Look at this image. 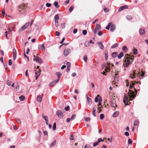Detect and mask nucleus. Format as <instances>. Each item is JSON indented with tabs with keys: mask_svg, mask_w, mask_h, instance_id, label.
I'll use <instances>...</instances> for the list:
<instances>
[{
	"mask_svg": "<svg viewBox=\"0 0 148 148\" xmlns=\"http://www.w3.org/2000/svg\"><path fill=\"white\" fill-rule=\"evenodd\" d=\"M133 59L130 57H128L126 58L125 60V63L123 64L124 67H127L131 64V62H133Z\"/></svg>",
	"mask_w": 148,
	"mask_h": 148,
	"instance_id": "1",
	"label": "nucleus"
},
{
	"mask_svg": "<svg viewBox=\"0 0 148 148\" xmlns=\"http://www.w3.org/2000/svg\"><path fill=\"white\" fill-rule=\"evenodd\" d=\"M113 66V64H112L110 66V64L107 62L103 66V65L102 66V69H103L105 67L104 70L105 71L108 72L110 70V67H112Z\"/></svg>",
	"mask_w": 148,
	"mask_h": 148,
	"instance_id": "2",
	"label": "nucleus"
},
{
	"mask_svg": "<svg viewBox=\"0 0 148 148\" xmlns=\"http://www.w3.org/2000/svg\"><path fill=\"white\" fill-rule=\"evenodd\" d=\"M128 96L130 97V100H132L133 98L135 97V96L134 95V92L130 90H129L128 92Z\"/></svg>",
	"mask_w": 148,
	"mask_h": 148,
	"instance_id": "3",
	"label": "nucleus"
},
{
	"mask_svg": "<svg viewBox=\"0 0 148 148\" xmlns=\"http://www.w3.org/2000/svg\"><path fill=\"white\" fill-rule=\"evenodd\" d=\"M34 61L35 60L40 63H42V60L39 57L35 56H34Z\"/></svg>",
	"mask_w": 148,
	"mask_h": 148,
	"instance_id": "4",
	"label": "nucleus"
},
{
	"mask_svg": "<svg viewBox=\"0 0 148 148\" xmlns=\"http://www.w3.org/2000/svg\"><path fill=\"white\" fill-rule=\"evenodd\" d=\"M56 114L58 117L60 118H62L63 117V113L62 111L60 110H58L56 112Z\"/></svg>",
	"mask_w": 148,
	"mask_h": 148,
	"instance_id": "5",
	"label": "nucleus"
},
{
	"mask_svg": "<svg viewBox=\"0 0 148 148\" xmlns=\"http://www.w3.org/2000/svg\"><path fill=\"white\" fill-rule=\"evenodd\" d=\"M29 24V23H27L25 25L22 26L19 29L20 32L22 31L25 29L28 26Z\"/></svg>",
	"mask_w": 148,
	"mask_h": 148,
	"instance_id": "6",
	"label": "nucleus"
},
{
	"mask_svg": "<svg viewBox=\"0 0 148 148\" xmlns=\"http://www.w3.org/2000/svg\"><path fill=\"white\" fill-rule=\"evenodd\" d=\"M124 103L126 105L127 104L128 102L127 95L126 94H125L124 95V99L123 100Z\"/></svg>",
	"mask_w": 148,
	"mask_h": 148,
	"instance_id": "7",
	"label": "nucleus"
},
{
	"mask_svg": "<svg viewBox=\"0 0 148 148\" xmlns=\"http://www.w3.org/2000/svg\"><path fill=\"white\" fill-rule=\"evenodd\" d=\"M70 50L69 49H64V54L65 56H67L70 53Z\"/></svg>",
	"mask_w": 148,
	"mask_h": 148,
	"instance_id": "8",
	"label": "nucleus"
},
{
	"mask_svg": "<svg viewBox=\"0 0 148 148\" xmlns=\"http://www.w3.org/2000/svg\"><path fill=\"white\" fill-rule=\"evenodd\" d=\"M115 101L113 99L111 102V106L114 108L113 110H114L116 109V105L115 104Z\"/></svg>",
	"mask_w": 148,
	"mask_h": 148,
	"instance_id": "9",
	"label": "nucleus"
},
{
	"mask_svg": "<svg viewBox=\"0 0 148 148\" xmlns=\"http://www.w3.org/2000/svg\"><path fill=\"white\" fill-rule=\"evenodd\" d=\"M139 33L140 35H143L145 34V30L142 28L140 29L139 31Z\"/></svg>",
	"mask_w": 148,
	"mask_h": 148,
	"instance_id": "10",
	"label": "nucleus"
},
{
	"mask_svg": "<svg viewBox=\"0 0 148 148\" xmlns=\"http://www.w3.org/2000/svg\"><path fill=\"white\" fill-rule=\"evenodd\" d=\"M128 7L127 5H125L120 7L119 9V11H121L124 9H127L128 8Z\"/></svg>",
	"mask_w": 148,
	"mask_h": 148,
	"instance_id": "11",
	"label": "nucleus"
},
{
	"mask_svg": "<svg viewBox=\"0 0 148 148\" xmlns=\"http://www.w3.org/2000/svg\"><path fill=\"white\" fill-rule=\"evenodd\" d=\"M56 74L57 76L58 77V79L56 80V82H59L60 80V78L61 76L62 73L60 72H57L56 73Z\"/></svg>",
	"mask_w": 148,
	"mask_h": 148,
	"instance_id": "12",
	"label": "nucleus"
},
{
	"mask_svg": "<svg viewBox=\"0 0 148 148\" xmlns=\"http://www.w3.org/2000/svg\"><path fill=\"white\" fill-rule=\"evenodd\" d=\"M110 30L111 32H113L115 29V25L114 24H112L110 26Z\"/></svg>",
	"mask_w": 148,
	"mask_h": 148,
	"instance_id": "13",
	"label": "nucleus"
},
{
	"mask_svg": "<svg viewBox=\"0 0 148 148\" xmlns=\"http://www.w3.org/2000/svg\"><path fill=\"white\" fill-rule=\"evenodd\" d=\"M98 45L99 48L101 49H103L104 47L103 44L101 42H99L98 43Z\"/></svg>",
	"mask_w": 148,
	"mask_h": 148,
	"instance_id": "14",
	"label": "nucleus"
},
{
	"mask_svg": "<svg viewBox=\"0 0 148 148\" xmlns=\"http://www.w3.org/2000/svg\"><path fill=\"white\" fill-rule=\"evenodd\" d=\"M42 97L40 95H38L37 98V101L39 102H40L42 101Z\"/></svg>",
	"mask_w": 148,
	"mask_h": 148,
	"instance_id": "15",
	"label": "nucleus"
},
{
	"mask_svg": "<svg viewBox=\"0 0 148 148\" xmlns=\"http://www.w3.org/2000/svg\"><path fill=\"white\" fill-rule=\"evenodd\" d=\"M119 114V112L117 111L115 112L113 114V117H116Z\"/></svg>",
	"mask_w": 148,
	"mask_h": 148,
	"instance_id": "16",
	"label": "nucleus"
},
{
	"mask_svg": "<svg viewBox=\"0 0 148 148\" xmlns=\"http://www.w3.org/2000/svg\"><path fill=\"white\" fill-rule=\"evenodd\" d=\"M101 28V25L100 24H98L96 25V27L95 29V30H97L98 29L100 30Z\"/></svg>",
	"mask_w": 148,
	"mask_h": 148,
	"instance_id": "17",
	"label": "nucleus"
},
{
	"mask_svg": "<svg viewBox=\"0 0 148 148\" xmlns=\"http://www.w3.org/2000/svg\"><path fill=\"white\" fill-rule=\"evenodd\" d=\"M122 49L124 52H126L128 50L127 48L125 46H123Z\"/></svg>",
	"mask_w": 148,
	"mask_h": 148,
	"instance_id": "18",
	"label": "nucleus"
},
{
	"mask_svg": "<svg viewBox=\"0 0 148 148\" xmlns=\"http://www.w3.org/2000/svg\"><path fill=\"white\" fill-rule=\"evenodd\" d=\"M57 80H55L53 82H51L49 84V85L50 86H51L55 84H56L58 82H56Z\"/></svg>",
	"mask_w": 148,
	"mask_h": 148,
	"instance_id": "19",
	"label": "nucleus"
},
{
	"mask_svg": "<svg viewBox=\"0 0 148 148\" xmlns=\"http://www.w3.org/2000/svg\"><path fill=\"white\" fill-rule=\"evenodd\" d=\"M87 100L89 105H90L92 103V101L91 99L89 98L88 97H87Z\"/></svg>",
	"mask_w": 148,
	"mask_h": 148,
	"instance_id": "20",
	"label": "nucleus"
},
{
	"mask_svg": "<svg viewBox=\"0 0 148 148\" xmlns=\"http://www.w3.org/2000/svg\"><path fill=\"white\" fill-rule=\"evenodd\" d=\"M124 55L123 53L121 52L118 56V58L119 59H121Z\"/></svg>",
	"mask_w": 148,
	"mask_h": 148,
	"instance_id": "21",
	"label": "nucleus"
},
{
	"mask_svg": "<svg viewBox=\"0 0 148 148\" xmlns=\"http://www.w3.org/2000/svg\"><path fill=\"white\" fill-rule=\"evenodd\" d=\"M96 108L95 107H94L93 108V110L92 111V115L95 116H96V115L95 114V112L96 111Z\"/></svg>",
	"mask_w": 148,
	"mask_h": 148,
	"instance_id": "22",
	"label": "nucleus"
},
{
	"mask_svg": "<svg viewBox=\"0 0 148 148\" xmlns=\"http://www.w3.org/2000/svg\"><path fill=\"white\" fill-rule=\"evenodd\" d=\"M119 45V44L118 43H115L111 46V48L112 49L114 48L115 47H117Z\"/></svg>",
	"mask_w": 148,
	"mask_h": 148,
	"instance_id": "23",
	"label": "nucleus"
},
{
	"mask_svg": "<svg viewBox=\"0 0 148 148\" xmlns=\"http://www.w3.org/2000/svg\"><path fill=\"white\" fill-rule=\"evenodd\" d=\"M56 140H54L53 142L51 144L50 147H52L56 145Z\"/></svg>",
	"mask_w": 148,
	"mask_h": 148,
	"instance_id": "24",
	"label": "nucleus"
},
{
	"mask_svg": "<svg viewBox=\"0 0 148 148\" xmlns=\"http://www.w3.org/2000/svg\"><path fill=\"white\" fill-rule=\"evenodd\" d=\"M54 5L57 8H58L59 7V5H58V2L57 1L54 2Z\"/></svg>",
	"mask_w": 148,
	"mask_h": 148,
	"instance_id": "25",
	"label": "nucleus"
},
{
	"mask_svg": "<svg viewBox=\"0 0 148 148\" xmlns=\"http://www.w3.org/2000/svg\"><path fill=\"white\" fill-rule=\"evenodd\" d=\"M117 53V52H113L112 54V56L113 58H115L116 57Z\"/></svg>",
	"mask_w": 148,
	"mask_h": 148,
	"instance_id": "26",
	"label": "nucleus"
},
{
	"mask_svg": "<svg viewBox=\"0 0 148 148\" xmlns=\"http://www.w3.org/2000/svg\"><path fill=\"white\" fill-rule=\"evenodd\" d=\"M136 74L134 72L133 74H131L130 75V77L132 79H133L135 78V76Z\"/></svg>",
	"mask_w": 148,
	"mask_h": 148,
	"instance_id": "27",
	"label": "nucleus"
},
{
	"mask_svg": "<svg viewBox=\"0 0 148 148\" xmlns=\"http://www.w3.org/2000/svg\"><path fill=\"white\" fill-rule=\"evenodd\" d=\"M19 99L21 101H23L25 99V97L23 95H21L19 97Z\"/></svg>",
	"mask_w": 148,
	"mask_h": 148,
	"instance_id": "28",
	"label": "nucleus"
},
{
	"mask_svg": "<svg viewBox=\"0 0 148 148\" xmlns=\"http://www.w3.org/2000/svg\"><path fill=\"white\" fill-rule=\"evenodd\" d=\"M111 25V23H109L108 25L106 27V29L107 30L109 29L110 27V26Z\"/></svg>",
	"mask_w": 148,
	"mask_h": 148,
	"instance_id": "29",
	"label": "nucleus"
},
{
	"mask_svg": "<svg viewBox=\"0 0 148 148\" xmlns=\"http://www.w3.org/2000/svg\"><path fill=\"white\" fill-rule=\"evenodd\" d=\"M35 74H36V78H37L39 76V75H40V73L39 71H38L36 72L35 73Z\"/></svg>",
	"mask_w": 148,
	"mask_h": 148,
	"instance_id": "30",
	"label": "nucleus"
},
{
	"mask_svg": "<svg viewBox=\"0 0 148 148\" xmlns=\"http://www.w3.org/2000/svg\"><path fill=\"white\" fill-rule=\"evenodd\" d=\"M133 53L134 55H136L137 53V50L135 48L133 50Z\"/></svg>",
	"mask_w": 148,
	"mask_h": 148,
	"instance_id": "31",
	"label": "nucleus"
},
{
	"mask_svg": "<svg viewBox=\"0 0 148 148\" xmlns=\"http://www.w3.org/2000/svg\"><path fill=\"white\" fill-rule=\"evenodd\" d=\"M70 139L71 140H74L75 139V138L73 137V134H71L70 137Z\"/></svg>",
	"mask_w": 148,
	"mask_h": 148,
	"instance_id": "32",
	"label": "nucleus"
},
{
	"mask_svg": "<svg viewBox=\"0 0 148 148\" xmlns=\"http://www.w3.org/2000/svg\"><path fill=\"white\" fill-rule=\"evenodd\" d=\"M126 18L128 20H131L132 19V17L130 15H127L126 16Z\"/></svg>",
	"mask_w": 148,
	"mask_h": 148,
	"instance_id": "33",
	"label": "nucleus"
},
{
	"mask_svg": "<svg viewBox=\"0 0 148 148\" xmlns=\"http://www.w3.org/2000/svg\"><path fill=\"white\" fill-rule=\"evenodd\" d=\"M105 59L107 61L108 59V53L107 52L105 53Z\"/></svg>",
	"mask_w": 148,
	"mask_h": 148,
	"instance_id": "34",
	"label": "nucleus"
},
{
	"mask_svg": "<svg viewBox=\"0 0 148 148\" xmlns=\"http://www.w3.org/2000/svg\"><path fill=\"white\" fill-rule=\"evenodd\" d=\"M55 20H58L59 19V17L58 14L56 15L54 17Z\"/></svg>",
	"mask_w": 148,
	"mask_h": 148,
	"instance_id": "35",
	"label": "nucleus"
},
{
	"mask_svg": "<svg viewBox=\"0 0 148 148\" xmlns=\"http://www.w3.org/2000/svg\"><path fill=\"white\" fill-rule=\"evenodd\" d=\"M13 55H17L16 51L15 49L14 48L13 49Z\"/></svg>",
	"mask_w": 148,
	"mask_h": 148,
	"instance_id": "36",
	"label": "nucleus"
},
{
	"mask_svg": "<svg viewBox=\"0 0 148 148\" xmlns=\"http://www.w3.org/2000/svg\"><path fill=\"white\" fill-rule=\"evenodd\" d=\"M83 59L84 61L85 62H86L87 61V58L86 55H85L84 56Z\"/></svg>",
	"mask_w": 148,
	"mask_h": 148,
	"instance_id": "37",
	"label": "nucleus"
},
{
	"mask_svg": "<svg viewBox=\"0 0 148 148\" xmlns=\"http://www.w3.org/2000/svg\"><path fill=\"white\" fill-rule=\"evenodd\" d=\"M56 128V123H54L53 124V130H55Z\"/></svg>",
	"mask_w": 148,
	"mask_h": 148,
	"instance_id": "38",
	"label": "nucleus"
},
{
	"mask_svg": "<svg viewBox=\"0 0 148 148\" xmlns=\"http://www.w3.org/2000/svg\"><path fill=\"white\" fill-rule=\"evenodd\" d=\"M139 124V122L138 120H136L134 121V125H138Z\"/></svg>",
	"mask_w": 148,
	"mask_h": 148,
	"instance_id": "39",
	"label": "nucleus"
},
{
	"mask_svg": "<svg viewBox=\"0 0 148 148\" xmlns=\"http://www.w3.org/2000/svg\"><path fill=\"white\" fill-rule=\"evenodd\" d=\"M41 49L43 51H45V48L43 44L42 45Z\"/></svg>",
	"mask_w": 148,
	"mask_h": 148,
	"instance_id": "40",
	"label": "nucleus"
},
{
	"mask_svg": "<svg viewBox=\"0 0 148 148\" xmlns=\"http://www.w3.org/2000/svg\"><path fill=\"white\" fill-rule=\"evenodd\" d=\"M100 119H102L104 118V115L103 114H101L100 115Z\"/></svg>",
	"mask_w": 148,
	"mask_h": 148,
	"instance_id": "41",
	"label": "nucleus"
},
{
	"mask_svg": "<svg viewBox=\"0 0 148 148\" xmlns=\"http://www.w3.org/2000/svg\"><path fill=\"white\" fill-rule=\"evenodd\" d=\"M67 68L70 67L71 63L69 62H67L66 63Z\"/></svg>",
	"mask_w": 148,
	"mask_h": 148,
	"instance_id": "42",
	"label": "nucleus"
},
{
	"mask_svg": "<svg viewBox=\"0 0 148 148\" xmlns=\"http://www.w3.org/2000/svg\"><path fill=\"white\" fill-rule=\"evenodd\" d=\"M76 117V115L75 114H73L71 118V120L74 119Z\"/></svg>",
	"mask_w": 148,
	"mask_h": 148,
	"instance_id": "43",
	"label": "nucleus"
},
{
	"mask_svg": "<svg viewBox=\"0 0 148 148\" xmlns=\"http://www.w3.org/2000/svg\"><path fill=\"white\" fill-rule=\"evenodd\" d=\"M128 144L130 145L132 143V141L130 139H129L128 141Z\"/></svg>",
	"mask_w": 148,
	"mask_h": 148,
	"instance_id": "44",
	"label": "nucleus"
},
{
	"mask_svg": "<svg viewBox=\"0 0 148 148\" xmlns=\"http://www.w3.org/2000/svg\"><path fill=\"white\" fill-rule=\"evenodd\" d=\"M69 110V106H68L67 107H65L64 110L66 111H68Z\"/></svg>",
	"mask_w": 148,
	"mask_h": 148,
	"instance_id": "45",
	"label": "nucleus"
},
{
	"mask_svg": "<svg viewBox=\"0 0 148 148\" xmlns=\"http://www.w3.org/2000/svg\"><path fill=\"white\" fill-rule=\"evenodd\" d=\"M55 26L56 27H57L58 26V20H55Z\"/></svg>",
	"mask_w": 148,
	"mask_h": 148,
	"instance_id": "46",
	"label": "nucleus"
},
{
	"mask_svg": "<svg viewBox=\"0 0 148 148\" xmlns=\"http://www.w3.org/2000/svg\"><path fill=\"white\" fill-rule=\"evenodd\" d=\"M42 116L44 118L45 121H46V120H48V117L47 116L43 115V114H42Z\"/></svg>",
	"mask_w": 148,
	"mask_h": 148,
	"instance_id": "47",
	"label": "nucleus"
},
{
	"mask_svg": "<svg viewBox=\"0 0 148 148\" xmlns=\"http://www.w3.org/2000/svg\"><path fill=\"white\" fill-rule=\"evenodd\" d=\"M87 32L86 30H84L83 31L82 33L84 35H86L87 34Z\"/></svg>",
	"mask_w": 148,
	"mask_h": 148,
	"instance_id": "48",
	"label": "nucleus"
},
{
	"mask_svg": "<svg viewBox=\"0 0 148 148\" xmlns=\"http://www.w3.org/2000/svg\"><path fill=\"white\" fill-rule=\"evenodd\" d=\"M103 140L101 138H99L98 139L97 141V142L98 143H99L101 141H103Z\"/></svg>",
	"mask_w": 148,
	"mask_h": 148,
	"instance_id": "49",
	"label": "nucleus"
},
{
	"mask_svg": "<svg viewBox=\"0 0 148 148\" xmlns=\"http://www.w3.org/2000/svg\"><path fill=\"white\" fill-rule=\"evenodd\" d=\"M61 27L62 29L64 28V27H65V24L64 23L62 24H61Z\"/></svg>",
	"mask_w": 148,
	"mask_h": 148,
	"instance_id": "50",
	"label": "nucleus"
},
{
	"mask_svg": "<svg viewBox=\"0 0 148 148\" xmlns=\"http://www.w3.org/2000/svg\"><path fill=\"white\" fill-rule=\"evenodd\" d=\"M90 118H85L84 119V120L85 121L88 122L90 120Z\"/></svg>",
	"mask_w": 148,
	"mask_h": 148,
	"instance_id": "51",
	"label": "nucleus"
},
{
	"mask_svg": "<svg viewBox=\"0 0 148 148\" xmlns=\"http://www.w3.org/2000/svg\"><path fill=\"white\" fill-rule=\"evenodd\" d=\"M12 64V60L10 59L9 60L8 64L9 65H11Z\"/></svg>",
	"mask_w": 148,
	"mask_h": 148,
	"instance_id": "52",
	"label": "nucleus"
},
{
	"mask_svg": "<svg viewBox=\"0 0 148 148\" xmlns=\"http://www.w3.org/2000/svg\"><path fill=\"white\" fill-rule=\"evenodd\" d=\"M11 83V82L10 81V80L7 81V84L8 85V86L10 85Z\"/></svg>",
	"mask_w": 148,
	"mask_h": 148,
	"instance_id": "53",
	"label": "nucleus"
},
{
	"mask_svg": "<svg viewBox=\"0 0 148 148\" xmlns=\"http://www.w3.org/2000/svg\"><path fill=\"white\" fill-rule=\"evenodd\" d=\"M73 9V8L72 6L70 7L69 8V12H71L72 11Z\"/></svg>",
	"mask_w": 148,
	"mask_h": 148,
	"instance_id": "54",
	"label": "nucleus"
},
{
	"mask_svg": "<svg viewBox=\"0 0 148 148\" xmlns=\"http://www.w3.org/2000/svg\"><path fill=\"white\" fill-rule=\"evenodd\" d=\"M98 34L99 36H101L102 35V32L101 31H99L98 33Z\"/></svg>",
	"mask_w": 148,
	"mask_h": 148,
	"instance_id": "55",
	"label": "nucleus"
},
{
	"mask_svg": "<svg viewBox=\"0 0 148 148\" xmlns=\"http://www.w3.org/2000/svg\"><path fill=\"white\" fill-rule=\"evenodd\" d=\"M16 121L17 123L21 124V122L19 119H16Z\"/></svg>",
	"mask_w": 148,
	"mask_h": 148,
	"instance_id": "56",
	"label": "nucleus"
},
{
	"mask_svg": "<svg viewBox=\"0 0 148 148\" xmlns=\"http://www.w3.org/2000/svg\"><path fill=\"white\" fill-rule=\"evenodd\" d=\"M51 3H47L46 4V6L47 7H49L51 6Z\"/></svg>",
	"mask_w": 148,
	"mask_h": 148,
	"instance_id": "57",
	"label": "nucleus"
},
{
	"mask_svg": "<svg viewBox=\"0 0 148 148\" xmlns=\"http://www.w3.org/2000/svg\"><path fill=\"white\" fill-rule=\"evenodd\" d=\"M125 135L126 136H128L129 135V133L128 132H126L124 133Z\"/></svg>",
	"mask_w": 148,
	"mask_h": 148,
	"instance_id": "58",
	"label": "nucleus"
},
{
	"mask_svg": "<svg viewBox=\"0 0 148 148\" xmlns=\"http://www.w3.org/2000/svg\"><path fill=\"white\" fill-rule=\"evenodd\" d=\"M115 77H114V79L115 80H118L117 79H118V74H115Z\"/></svg>",
	"mask_w": 148,
	"mask_h": 148,
	"instance_id": "59",
	"label": "nucleus"
},
{
	"mask_svg": "<svg viewBox=\"0 0 148 148\" xmlns=\"http://www.w3.org/2000/svg\"><path fill=\"white\" fill-rule=\"evenodd\" d=\"M98 143H97V142H96L94 143L93 144V146H97V145H98Z\"/></svg>",
	"mask_w": 148,
	"mask_h": 148,
	"instance_id": "60",
	"label": "nucleus"
},
{
	"mask_svg": "<svg viewBox=\"0 0 148 148\" xmlns=\"http://www.w3.org/2000/svg\"><path fill=\"white\" fill-rule=\"evenodd\" d=\"M101 108H103L102 106H101L100 107H99L98 108V110H99V112H100V111L101 110Z\"/></svg>",
	"mask_w": 148,
	"mask_h": 148,
	"instance_id": "61",
	"label": "nucleus"
},
{
	"mask_svg": "<svg viewBox=\"0 0 148 148\" xmlns=\"http://www.w3.org/2000/svg\"><path fill=\"white\" fill-rule=\"evenodd\" d=\"M101 101H99V104H98V106L99 107H100V106H101Z\"/></svg>",
	"mask_w": 148,
	"mask_h": 148,
	"instance_id": "62",
	"label": "nucleus"
},
{
	"mask_svg": "<svg viewBox=\"0 0 148 148\" xmlns=\"http://www.w3.org/2000/svg\"><path fill=\"white\" fill-rule=\"evenodd\" d=\"M108 11H109V10L108 8H106L104 9V11L105 12H108Z\"/></svg>",
	"mask_w": 148,
	"mask_h": 148,
	"instance_id": "63",
	"label": "nucleus"
},
{
	"mask_svg": "<svg viewBox=\"0 0 148 148\" xmlns=\"http://www.w3.org/2000/svg\"><path fill=\"white\" fill-rule=\"evenodd\" d=\"M95 102L97 103L98 101V98L97 97H96L95 99Z\"/></svg>",
	"mask_w": 148,
	"mask_h": 148,
	"instance_id": "64",
	"label": "nucleus"
}]
</instances>
